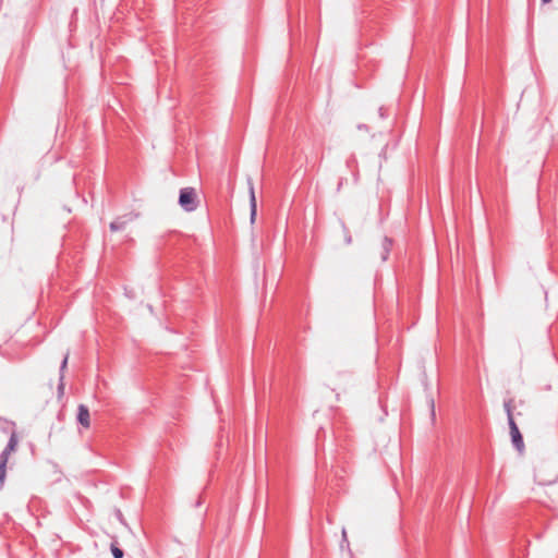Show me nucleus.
Wrapping results in <instances>:
<instances>
[{
	"mask_svg": "<svg viewBox=\"0 0 558 558\" xmlns=\"http://www.w3.org/2000/svg\"><path fill=\"white\" fill-rule=\"evenodd\" d=\"M66 364H68V355L65 356V359L63 360V363H62V366L61 368L64 369L66 367Z\"/></svg>",
	"mask_w": 558,
	"mask_h": 558,
	"instance_id": "11",
	"label": "nucleus"
},
{
	"mask_svg": "<svg viewBox=\"0 0 558 558\" xmlns=\"http://www.w3.org/2000/svg\"><path fill=\"white\" fill-rule=\"evenodd\" d=\"M179 204L185 211H193L197 207V193L194 187H184L180 191Z\"/></svg>",
	"mask_w": 558,
	"mask_h": 558,
	"instance_id": "4",
	"label": "nucleus"
},
{
	"mask_svg": "<svg viewBox=\"0 0 558 558\" xmlns=\"http://www.w3.org/2000/svg\"><path fill=\"white\" fill-rule=\"evenodd\" d=\"M553 0H542L543 3H549L551 2Z\"/></svg>",
	"mask_w": 558,
	"mask_h": 558,
	"instance_id": "12",
	"label": "nucleus"
},
{
	"mask_svg": "<svg viewBox=\"0 0 558 558\" xmlns=\"http://www.w3.org/2000/svg\"><path fill=\"white\" fill-rule=\"evenodd\" d=\"M77 421L85 429L90 427V414L85 404H80L77 408Z\"/></svg>",
	"mask_w": 558,
	"mask_h": 558,
	"instance_id": "7",
	"label": "nucleus"
},
{
	"mask_svg": "<svg viewBox=\"0 0 558 558\" xmlns=\"http://www.w3.org/2000/svg\"><path fill=\"white\" fill-rule=\"evenodd\" d=\"M504 407H505V410H506V413L508 416V423H509V427H510L512 442L515 446V448L521 451L524 447V444H523L522 435L518 428V425L514 422V416H513L514 400L509 399L508 401L505 402Z\"/></svg>",
	"mask_w": 558,
	"mask_h": 558,
	"instance_id": "1",
	"label": "nucleus"
},
{
	"mask_svg": "<svg viewBox=\"0 0 558 558\" xmlns=\"http://www.w3.org/2000/svg\"><path fill=\"white\" fill-rule=\"evenodd\" d=\"M111 553L113 555L114 558H122L123 557V551L122 549H120L117 545L112 544L111 545Z\"/></svg>",
	"mask_w": 558,
	"mask_h": 558,
	"instance_id": "8",
	"label": "nucleus"
},
{
	"mask_svg": "<svg viewBox=\"0 0 558 558\" xmlns=\"http://www.w3.org/2000/svg\"><path fill=\"white\" fill-rule=\"evenodd\" d=\"M344 240H345L347 244H351L352 243V236L350 235V233L348 231L345 233Z\"/></svg>",
	"mask_w": 558,
	"mask_h": 558,
	"instance_id": "10",
	"label": "nucleus"
},
{
	"mask_svg": "<svg viewBox=\"0 0 558 558\" xmlns=\"http://www.w3.org/2000/svg\"><path fill=\"white\" fill-rule=\"evenodd\" d=\"M19 439L15 433H12L9 442L2 453L0 454V483L1 485L4 483L7 476V463L9 461L10 456L15 452L17 448Z\"/></svg>",
	"mask_w": 558,
	"mask_h": 558,
	"instance_id": "3",
	"label": "nucleus"
},
{
	"mask_svg": "<svg viewBox=\"0 0 558 558\" xmlns=\"http://www.w3.org/2000/svg\"><path fill=\"white\" fill-rule=\"evenodd\" d=\"M390 241L387 238H381L374 242L369 247V257L374 262H385L390 253Z\"/></svg>",
	"mask_w": 558,
	"mask_h": 558,
	"instance_id": "2",
	"label": "nucleus"
},
{
	"mask_svg": "<svg viewBox=\"0 0 558 558\" xmlns=\"http://www.w3.org/2000/svg\"><path fill=\"white\" fill-rule=\"evenodd\" d=\"M342 541L347 544L348 547L350 546L345 529L342 530Z\"/></svg>",
	"mask_w": 558,
	"mask_h": 558,
	"instance_id": "9",
	"label": "nucleus"
},
{
	"mask_svg": "<svg viewBox=\"0 0 558 558\" xmlns=\"http://www.w3.org/2000/svg\"><path fill=\"white\" fill-rule=\"evenodd\" d=\"M140 217L137 213H128L123 216L118 217L114 221L110 223V230L112 232L124 230L125 227L131 223L133 220Z\"/></svg>",
	"mask_w": 558,
	"mask_h": 558,
	"instance_id": "5",
	"label": "nucleus"
},
{
	"mask_svg": "<svg viewBox=\"0 0 558 558\" xmlns=\"http://www.w3.org/2000/svg\"><path fill=\"white\" fill-rule=\"evenodd\" d=\"M247 189H248V195H250V223L253 226L256 221L257 216V203H256V196H255V189H254V182L252 179H247Z\"/></svg>",
	"mask_w": 558,
	"mask_h": 558,
	"instance_id": "6",
	"label": "nucleus"
}]
</instances>
